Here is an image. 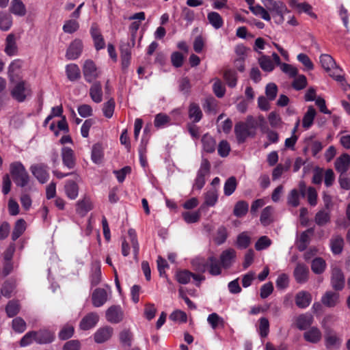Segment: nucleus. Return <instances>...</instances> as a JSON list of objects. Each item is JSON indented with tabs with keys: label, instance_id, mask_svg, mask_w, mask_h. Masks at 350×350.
<instances>
[{
	"label": "nucleus",
	"instance_id": "nucleus-23",
	"mask_svg": "<svg viewBox=\"0 0 350 350\" xmlns=\"http://www.w3.org/2000/svg\"><path fill=\"white\" fill-rule=\"evenodd\" d=\"M90 96L96 103H99L103 100L102 85L100 82L96 81L92 85L90 89Z\"/></svg>",
	"mask_w": 350,
	"mask_h": 350
},
{
	"label": "nucleus",
	"instance_id": "nucleus-26",
	"mask_svg": "<svg viewBox=\"0 0 350 350\" xmlns=\"http://www.w3.org/2000/svg\"><path fill=\"white\" fill-rule=\"evenodd\" d=\"M23 61L19 59L13 60L8 66V75L10 81H14V78L19 74L23 66Z\"/></svg>",
	"mask_w": 350,
	"mask_h": 350
},
{
	"label": "nucleus",
	"instance_id": "nucleus-31",
	"mask_svg": "<svg viewBox=\"0 0 350 350\" xmlns=\"http://www.w3.org/2000/svg\"><path fill=\"white\" fill-rule=\"evenodd\" d=\"M314 232L313 228H309L307 230L303 232L299 237L297 241V248L299 251L302 252L305 250L310 243L309 234H312Z\"/></svg>",
	"mask_w": 350,
	"mask_h": 350
},
{
	"label": "nucleus",
	"instance_id": "nucleus-38",
	"mask_svg": "<svg viewBox=\"0 0 350 350\" xmlns=\"http://www.w3.org/2000/svg\"><path fill=\"white\" fill-rule=\"evenodd\" d=\"M26 228V223L23 219H20L16 221L14 228L12 234V239L13 241L18 239L25 232Z\"/></svg>",
	"mask_w": 350,
	"mask_h": 350
},
{
	"label": "nucleus",
	"instance_id": "nucleus-37",
	"mask_svg": "<svg viewBox=\"0 0 350 350\" xmlns=\"http://www.w3.org/2000/svg\"><path fill=\"white\" fill-rule=\"evenodd\" d=\"M248 209V203L244 200H240L235 204L233 213L236 217H241L247 214Z\"/></svg>",
	"mask_w": 350,
	"mask_h": 350
},
{
	"label": "nucleus",
	"instance_id": "nucleus-14",
	"mask_svg": "<svg viewBox=\"0 0 350 350\" xmlns=\"http://www.w3.org/2000/svg\"><path fill=\"white\" fill-rule=\"evenodd\" d=\"M5 53L8 56H14L18 53V46L16 38L14 33H10L7 36L5 40Z\"/></svg>",
	"mask_w": 350,
	"mask_h": 350
},
{
	"label": "nucleus",
	"instance_id": "nucleus-54",
	"mask_svg": "<svg viewBox=\"0 0 350 350\" xmlns=\"http://www.w3.org/2000/svg\"><path fill=\"white\" fill-rule=\"evenodd\" d=\"M207 321L213 329H215L219 325L224 326V319L217 313L213 312L208 315Z\"/></svg>",
	"mask_w": 350,
	"mask_h": 350
},
{
	"label": "nucleus",
	"instance_id": "nucleus-8",
	"mask_svg": "<svg viewBox=\"0 0 350 350\" xmlns=\"http://www.w3.org/2000/svg\"><path fill=\"white\" fill-rule=\"evenodd\" d=\"M82 51V41L79 39H75L70 44L66 53V57L68 59H76L81 55Z\"/></svg>",
	"mask_w": 350,
	"mask_h": 350
},
{
	"label": "nucleus",
	"instance_id": "nucleus-47",
	"mask_svg": "<svg viewBox=\"0 0 350 350\" xmlns=\"http://www.w3.org/2000/svg\"><path fill=\"white\" fill-rule=\"evenodd\" d=\"M237 180L234 176H231L226 180L224 187V194L229 196L233 193L237 188Z\"/></svg>",
	"mask_w": 350,
	"mask_h": 350
},
{
	"label": "nucleus",
	"instance_id": "nucleus-21",
	"mask_svg": "<svg viewBox=\"0 0 350 350\" xmlns=\"http://www.w3.org/2000/svg\"><path fill=\"white\" fill-rule=\"evenodd\" d=\"M312 301V295L307 291H299L295 296L296 306L300 308H307Z\"/></svg>",
	"mask_w": 350,
	"mask_h": 350
},
{
	"label": "nucleus",
	"instance_id": "nucleus-16",
	"mask_svg": "<svg viewBox=\"0 0 350 350\" xmlns=\"http://www.w3.org/2000/svg\"><path fill=\"white\" fill-rule=\"evenodd\" d=\"M113 328L109 326L100 327L94 335L96 343H103L107 341L113 334Z\"/></svg>",
	"mask_w": 350,
	"mask_h": 350
},
{
	"label": "nucleus",
	"instance_id": "nucleus-24",
	"mask_svg": "<svg viewBox=\"0 0 350 350\" xmlns=\"http://www.w3.org/2000/svg\"><path fill=\"white\" fill-rule=\"evenodd\" d=\"M131 48L129 43L122 44L120 46V57L122 61V66L123 69H126L130 64L131 60Z\"/></svg>",
	"mask_w": 350,
	"mask_h": 350
},
{
	"label": "nucleus",
	"instance_id": "nucleus-13",
	"mask_svg": "<svg viewBox=\"0 0 350 350\" xmlns=\"http://www.w3.org/2000/svg\"><path fill=\"white\" fill-rule=\"evenodd\" d=\"M62 159L63 164L68 169H73L76 165V157L74 151L69 147L62 148Z\"/></svg>",
	"mask_w": 350,
	"mask_h": 350
},
{
	"label": "nucleus",
	"instance_id": "nucleus-33",
	"mask_svg": "<svg viewBox=\"0 0 350 350\" xmlns=\"http://www.w3.org/2000/svg\"><path fill=\"white\" fill-rule=\"evenodd\" d=\"M273 208L271 206H266L261 212L260 221L264 226H267L273 221Z\"/></svg>",
	"mask_w": 350,
	"mask_h": 350
},
{
	"label": "nucleus",
	"instance_id": "nucleus-15",
	"mask_svg": "<svg viewBox=\"0 0 350 350\" xmlns=\"http://www.w3.org/2000/svg\"><path fill=\"white\" fill-rule=\"evenodd\" d=\"M331 282L335 290H341L344 287L345 277L339 268L334 267L332 269Z\"/></svg>",
	"mask_w": 350,
	"mask_h": 350
},
{
	"label": "nucleus",
	"instance_id": "nucleus-22",
	"mask_svg": "<svg viewBox=\"0 0 350 350\" xmlns=\"http://www.w3.org/2000/svg\"><path fill=\"white\" fill-rule=\"evenodd\" d=\"M313 321L314 318L311 314H301L296 319V326L300 330H305L313 323Z\"/></svg>",
	"mask_w": 350,
	"mask_h": 350
},
{
	"label": "nucleus",
	"instance_id": "nucleus-43",
	"mask_svg": "<svg viewBox=\"0 0 350 350\" xmlns=\"http://www.w3.org/2000/svg\"><path fill=\"white\" fill-rule=\"evenodd\" d=\"M92 202L88 198H84L77 204V212L83 215L92 210Z\"/></svg>",
	"mask_w": 350,
	"mask_h": 350
},
{
	"label": "nucleus",
	"instance_id": "nucleus-12",
	"mask_svg": "<svg viewBox=\"0 0 350 350\" xmlns=\"http://www.w3.org/2000/svg\"><path fill=\"white\" fill-rule=\"evenodd\" d=\"M108 299V292L102 288H96L92 295V304L94 307L98 308L103 306Z\"/></svg>",
	"mask_w": 350,
	"mask_h": 350
},
{
	"label": "nucleus",
	"instance_id": "nucleus-56",
	"mask_svg": "<svg viewBox=\"0 0 350 350\" xmlns=\"http://www.w3.org/2000/svg\"><path fill=\"white\" fill-rule=\"evenodd\" d=\"M272 243V241L267 236L260 237L255 243V249L260 251L268 248Z\"/></svg>",
	"mask_w": 350,
	"mask_h": 350
},
{
	"label": "nucleus",
	"instance_id": "nucleus-64",
	"mask_svg": "<svg viewBox=\"0 0 350 350\" xmlns=\"http://www.w3.org/2000/svg\"><path fill=\"white\" fill-rule=\"evenodd\" d=\"M170 121V118L165 113H158L156 115L154 124L157 128H161L167 124Z\"/></svg>",
	"mask_w": 350,
	"mask_h": 350
},
{
	"label": "nucleus",
	"instance_id": "nucleus-49",
	"mask_svg": "<svg viewBox=\"0 0 350 350\" xmlns=\"http://www.w3.org/2000/svg\"><path fill=\"white\" fill-rule=\"evenodd\" d=\"M320 62L322 67L327 71L331 70L333 66H335L334 59L327 54H323L320 56Z\"/></svg>",
	"mask_w": 350,
	"mask_h": 350
},
{
	"label": "nucleus",
	"instance_id": "nucleus-51",
	"mask_svg": "<svg viewBox=\"0 0 350 350\" xmlns=\"http://www.w3.org/2000/svg\"><path fill=\"white\" fill-rule=\"evenodd\" d=\"M19 311L20 305L17 301H10L5 307V312L9 317H13L16 316L19 312Z\"/></svg>",
	"mask_w": 350,
	"mask_h": 350
},
{
	"label": "nucleus",
	"instance_id": "nucleus-63",
	"mask_svg": "<svg viewBox=\"0 0 350 350\" xmlns=\"http://www.w3.org/2000/svg\"><path fill=\"white\" fill-rule=\"evenodd\" d=\"M287 203L293 207H297L299 204V193L296 189H292L287 197Z\"/></svg>",
	"mask_w": 350,
	"mask_h": 350
},
{
	"label": "nucleus",
	"instance_id": "nucleus-39",
	"mask_svg": "<svg viewBox=\"0 0 350 350\" xmlns=\"http://www.w3.org/2000/svg\"><path fill=\"white\" fill-rule=\"evenodd\" d=\"M66 75L69 80L73 81L81 77V72L77 64H71L66 68Z\"/></svg>",
	"mask_w": 350,
	"mask_h": 350
},
{
	"label": "nucleus",
	"instance_id": "nucleus-36",
	"mask_svg": "<svg viewBox=\"0 0 350 350\" xmlns=\"http://www.w3.org/2000/svg\"><path fill=\"white\" fill-rule=\"evenodd\" d=\"M258 64L260 68L265 72H271L275 68L274 63L268 55L262 54L258 58Z\"/></svg>",
	"mask_w": 350,
	"mask_h": 350
},
{
	"label": "nucleus",
	"instance_id": "nucleus-5",
	"mask_svg": "<svg viewBox=\"0 0 350 350\" xmlns=\"http://www.w3.org/2000/svg\"><path fill=\"white\" fill-rule=\"evenodd\" d=\"M211 164L207 159H202L200 169L198 170L196 178L193 185V189L200 190L205 185V176L210 172Z\"/></svg>",
	"mask_w": 350,
	"mask_h": 350
},
{
	"label": "nucleus",
	"instance_id": "nucleus-42",
	"mask_svg": "<svg viewBox=\"0 0 350 350\" xmlns=\"http://www.w3.org/2000/svg\"><path fill=\"white\" fill-rule=\"evenodd\" d=\"M129 236L130 237L131 243L133 247V257L135 261H138V254H139V243L137 239V235L135 231L133 229H129L128 231Z\"/></svg>",
	"mask_w": 350,
	"mask_h": 350
},
{
	"label": "nucleus",
	"instance_id": "nucleus-18",
	"mask_svg": "<svg viewBox=\"0 0 350 350\" xmlns=\"http://www.w3.org/2000/svg\"><path fill=\"white\" fill-rule=\"evenodd\" d=\"M34 340L38 344L51 343L54 340L55 335L47 329H41L34 332Z\"/></svg>",
	"mask_w": 350,
	"mask_h": 350
},
{
	"label": "nucleus",
	"instance_id": "nucleus-10",
	"mask_svg": "<svg viewBox=\"0 0 350 350\" xmlns=\"http://www.w3.org/2000/svg\"><path fill=\"white\" fill-rule=\"evenodd\" d=\"M123 312L119 306L109 307L105 313L106 319L111 323H118L123 319Z\"/></svg>",
	"mask_w": 350,
	"mask_h": 350
},
{
	"label": "nucleus",
	"instance_id": "nucleus-60",
	"mask_svg": "<svg viewBox=\"0 0 350 350\" xmlns=\"http://www.w3.org/2000/svg\"><path fill=\"white\" fill-rule=\"evenodd\" d=\"M228 237L227 230L224 226L218 228L214 241L217 245H221L224 243Z\"/></svg>",
	"mask_w": 350,
	"mask_h": 350
},
{
	"label": "nucleus",
	"instance_id": "nucleus-27",
	"mask_svg": "<svg viewBox=\"0 0 350 350\" xmlns=\"http://www.w3.org/2000/svg\"><path fill=\"white\" fill-rule=\"evenodd\" d=\"M203 150L208 153H213L216 148V141L209 134H204L202 137Z\"/></svg>",
	"mask_w": 350,
	"mask_h": 350
},
{
	"label": "nucleus",
	"instance_id": "nucleus-35",
	"mask_svg": "<svg viewBox=\"0 0 350 350\" xmlns=\"http://www.w3.org/2000/svg\"><path fill=\"white\" fill-rule=\"evenodd\" d=\"M10 11L17 16H23L26 14V8L23 3L20 0H13L11 2Z\"/></svg>",
	"mask_w": 350,
	"mask_h": 350
},
{
	"label": "nucleus",
	"instance_id": "nucleus-11",
	"mask_svg": "<svg viewBox=\"0 0 350 350\" xmlns=\"http://www.w3.org/2000/svg\"><path fill=\"white\" fill-rule=\"evenodd\" d=\"M32 174L41 183H46L49 179V173L47 172V166L44 164H36L30 167Z\"/></svg>",
	"mask_w": 350,
	"mask_h": 350
},
{
	"label": "nucleus",
	"instance_id": "nucleus-55",
	"mask_svg": "<svg viewBox=\"0 0 350 350\" xmlns=\"http://www.w3.org/2000/svg\"><path fill=\"white\" fill-rule=\"evenodd\" d=\"M79 28V23L74 19L66 21L63 25V31L67 33H73Z\"/></svg>",
	"mask_w": 350,
	"mask_h": 350
},
{
	"label": "nucleus",
	"instance_id": "nucleus-52",
	"mask_svg": "<svg viewBox=\"0 0 350 350\" xmlns=\"http://www.w3.org/2000/svg\"><path fill=\"white\" fill-rule=\"evenodd\" d=\"M74 332V327L72 325L66 324L59 331L58 337L62 340H67L72 336Z\"/></svg>",
	"mask_w": 350,
	"mask_h": 350
},
{
	"label": "nucleus",
	"instance_id": "nucleus-58",
	"mask_svg": "<svg viewBox=\"0 0 350 350\" xmlns=\"http://www.w3.org/2000/svg\"><path fill=\"white\" fill-rule=\"evenodd\" d=\"M326 346L328 348H336L340 344V338L334 333H328L325 336Z\"/></svg>",
	"mask_w": 350,
	"mask_h": 350
},
{
	"label": "nucleus",
	"instance_id": "nucleus-50",
	"mask_svg": "<svg viewBox=\"0 0 350 350\" xmlns=\"http://www.w3.org/2000/svg\"><path fill=\"white\" fill-rule=\"evenodd\" d=\"M325 261L321 258H316L312 262L311 269L317 274L323 273L325 269Z\"/></svg>",
	"mask_w": 350,
	"mask_h": 350
},
{
	"label": "nucleus",
	"instance_id": "nucleus-44",
	"mask_svg": "<svg viewBox=\"0 0 350 350\" xmlns=\"http://www.w3.org/2000/svg\"><path fill=\"white\" fill-rule=\"evenodd\" d=\"M218 200V193L216 189H211L204 194V204L213 206Z\"/></svg>",
	"mask_w": 350,
	"mask_h": 350
},
{
	"label": "nucleus",
	"instance_id": "nucleus-28",
	"mask_svg": "<svg viewBox=\"0 0 350 350\" xmlns=\"http://www.w3.org/2000/svg\"><path fill=\"white\" fill-rule=\"evenodd\" d=\"M344 239L340 235H334L330 239V247L333 254H340L343 250Z\"/></svg>",
	"mask_w": 350,
	"mask_h": 350
},
{
	"label": "nucleus",
	"instance_id": "nucleus-9",
	"mask_svg": "<svg viewBox=\"0 0 350 350\" xmlns=\"http://www.w3.org/2000/svg\"><path fill=\"white\" fill-rule=\"evenodd\" d=\"M99 321V316L96 312H90L85 315L79 323V328L82 330H89L94 327Z\"/></svg>",
	"mask_w": 350,
	"mask_h": 350
},
{
	"label": "nucleus",
	"instance_id": "nucleus-53",
	"mask_svg": "<svg viewBox=\"0 0 350 350\" xmlns=\"http://www.w3.org/2000/svg\"><path fill=\"white\" fill-rule=\"evenodd\" d=\"M133 340V334L130 329H123L120 333V340L124 347H130Z\"/></svg>",
	"mask_w": 350,
	"mask_h": 350
},
{
	"label": "nucleus",
	"instance_id": "nucleus-34",
	"mask_svg": "<svg viewBox=\"0 0 350 350\" xmlns=\"http://www.w3.org/2000/svg\"><path fill=\"white\" fill-rule=\"evenodd\" d=\"M207 19L210 24L215 29H220L224 25V20L220 14L216 12H211L207 14Z\"/></svg>",
	"mask_w": 350,
	"mask_h": 350
},
{
	"label": "nucleus",
	"instance_id": "nucleus-2",
	"mask_svg": "<svg viewBox=\"0 0 350 350\" xmlns=\"http://www.w3.org/2000/svg\"><path fill=\"white\" fill-rule=\"evenodd\" d=\"M10 174L17 186L24 187L29 182V176L25 166L19 161L10 164Z\"/></svg>",
	"mask_w": 350,
	"mask_h": 350
},
{
	"label": "nucleus",
	"instance_id": "nucleus-1",
	"mask_svg": "<svg viewBox=\"0 0 350 350\" xmlns=\"http://www.w3.org/2000/svg\"><path fill=\"white\" fill-rule=\"evenodd\" d=\"M191 264L194 269L199 272L204 273L208 271L213 276L219 275L221 273L222 266L214 256H211L206 259L196 258L192 260Z\"/></svg>",
	"mask_w": 350,
	"mask_h": 350
},
{
	"label": "nucleus",
	"instance_id": "nucleus-41",
	"mask_svg": "<svg viewBox=\"0 0 350 350\" xmlns=\"http://www.w3.org/2000/svg\"><path fill=\"white\" fill-rule=\"evenodd\" d=\"M250 10L253 13V14L260 16L266 21H271V16L268 11L259 4L252 6L250 8Z\"/></svg>",
	"mask_w": 350,
	"mask_h": 350
},
{
	"label": "nucleus",
	"instance_id": "nucleus-25",
	"mask_svg": "<svg viewBox=\"0 0 350 350\" xmlns=\"http://www.w3.org/2000/svg\"><path fill=\"white\" fill-rule=\"evenodd\" d=\"M321 332L317 327H312L304 334V338L311 343H317L321 339Z\"/></svg>",
	"mask_w": 350,
	"mask_h": 350
},
{
	"label": "nucleus",
	"instance_id": "nucleus-48",
	"mask_svg": "<svg viewBox=\"0 0 350 350\" xmlns=\"http://www.w3.org/2000/svg\"><path fill=\"white\" fill-rule=\"evenodd\" d=\"M251 243V239L247 232H243L239 234L237 239V245L240 249L247 248Z\"/></svg>",
	"mask_w": 350,
	"mask_h": 350
},
{
	"label": "nucleus",
	"instance_id": "nucleus-62",
	"mask_svg": "<svg viewBox=\"0 0 350 350\" xmlns=\"http://www.w3.org/2000/svg\"><path fill=\"white\" fill-rule=\"evenodd\" d=\"M12 329L18 333H23L27 327L25 321L21 317H16L12 320Z\"/></svg>",
	"mask_w": 350,
	"mask_h": 350
},
{
	"label": "nucleus",
	"instance_id": "nucleus-46",
	"mask_svg": "<svg viewBox=\"0 0 350 350\" xmlns=\"http://www.w3.org/2000/svg\"><path fill=\"white\" fill-rule=\"evenodd\" d=\"M330 220L329 211L321 210L316 213L314 221L319 226H324Z\"/></svg>",
	"mask_w": 350,
	"mask_h": 350
},
{
	"label": "nucleus",
	"instance_id": "nucleus-7",
	"mask_svg": "<svg viewBox=\"0 0 350 350\" xmlns=\"http://www.w3.org/2000/svg\"><path fill=\"white\" fill-rule=\"evenodd\" d=\"M83 73L85 81L88 83L93 82L99 75L95 64L90 59L85 62L83 66Z\"/></svg>",
	"mask_w": 350,
	"mask_h": 350
},
{
	"label": "nucleus",
	"instance_id": "nucleus-32",
	"mask_svg": "<svg viewBox=\"0 0 350 350\" xmlns=\"http://www.w3.org/2000/svg\"><path fill=\"white\" fill-rule=\"evenodd\" d=\"M189 118L195 123L200 122L202 119V112L198 104L192 103L189 105Z\"/></svg>",
	"mask_w": 350,
	"mask_h": 350
},
{
	"label": "nucleus",
	"instance_id": "nucleus-20",
	"mask_svg": "<svg viewBox=\"0 0 350 350\" xmlns=\"http://www.w3.org/2000/svg\"><path fill=\"white\" fill-rule=\"evenodd\" d=\"M309 270L304 264H297L294 270V277L297 282L303 284L307 282L308 279Z\"/></svg>",
	"mask_w": 350,
	"mask_h": 350
},
{
	"label": "nucleus",
	"instance_id": "nucleus-19",
	"mask_svg": "<svg viewBox=\"0 0 350 350\" xmlns=\"http://www.w3.org/2000/svg\"><path fill=\"white\" fill-rule=\"evenodd\" d=\"M350 166V156L344 153L338 157L335 161V168L341 174H345Z\"/></svg>",
	"mask_w": 350,
	"mask_h": 350
},
{
	"label": "nucleus",
	"instance_id": "nucleus-61",
	"mask_svg": "<svg viewBox=\"0 0 350 350\" xmlns=\"http://www.w3.org/2000/svg\"><path fill=\"white\" fill-rule=\"evenodd\" d=\"M103 157V152L101 146L99 144H95L92 147V160L95 163H100Z\"/></svg>",
	"mask_w": 350,
	"mask_h": 350
},
{
	"label": "nucleus",
	"instance_id": "nucleus-6",
	"mask_svg": "<svg viewBox=\"0 0 350 350\" xmlns=\"http://www.w3.org/2000/svg\"><path fill=\"white\" fill-rule=\"evenodd\" d=\"M266 8L269 11L273 14V16H275L278 17V19L275 22L279 24L283 23L284 21V15L288 12L286 5L280 1L273 0L269 4H268Z\"/></svg>",
	"mask_w": 350,
	"mask_h": 350
},
{
	"label": "nucleus",
	"instance_id": "nucleus-30",
	"mask_svg": "<svg viewBox=\"0 0 350 350\" xmlns=\"http://www.w3.org/2000/svg\"><path fill=\"white\" fill-rule=\"evenodd\" d=\"M316 113V110L312 106L308 107L302 120V126L305 129H308L312 125Z\"/></svg>",
	"mask_w": 350,
	"mask_h": 350
},
{
	"label": "nucleus",
	"instance_id": "nucleus-17",
	"mask_svg": "<svg viewBox=\"0 0 350 350\" xmlns=\"http://www.w3.org/2000/svg\"><path fill=\"white\" fill-rule=\"evenodd\" d=\"M235 258L236 252L232 248L223 251L219 257L221 265L225 269L231 267Z\"/></svg>",
	"mask_w": 350,
	"mask_h": 350
},
{
	"label": "nucleus",
	"instance_id": "nucleus-29",
	"mask_svg": "<svg viewBox=\"0 0 350 350\" xmlns=\"http://www.w3.org/2000/svg\"><path fill=\"white\" fill-rule=\"evenodd\" d=\"M339 300L338 293L328 291L321 298L322 303L327 307L335 306Z\"/></svg>",
	"mask_w": 350,
	"mask_h": 350
},
{
	"label": "nucleus",
	"instance_id": "nucleus-40",
	"mask_svg": "<svg viewBox=\"0 0 350 350\" xmlns=\"http://www.w3.org/2000/svg\"><path fill=\"white\" fill-rule=\"evenodd\" d=\"M65 191L68 198L75 200L78 196L79 187L74 181L68 180L65 185Z\"/></svg>",
	"mask_w": 350,
	"mask_h": 350
},
{
	"label": "nucleus",
	"instance_id": "nucleus-3",
	"mask_svg": "<svg viewBox=\"0 0 350 350\" xmlns=\"http://www.w3.org/2000/svg\"><path fill=\"white\" fill-rule=\"evenodd\" d=\"M10 94L17 102L23 103L27 97L31 96V90L26 81H20L12 88Z\"/></svg>",
	"mask_w": 350,
	"mask_h": 350
},
{
	"label": "nucleus",
	"instance_id": "nucleus-57",
	"mask_svg": "<svg viewBox=\"0 0 350 350\" xmlns=\"http://www.w3.org/2000/svg\"><path fill=\"white\" fill-rule=\"evenodd\" d=\"M224 78L229 87L234 88L237 85V78L235 71L231 70H226L224 74Z\"/></svg>",
	"mask_w": 350,
	"mask_h": 350
},
{
	"label": "nucleus",
	"instance_id": "nucleus-45",
	"mask_svg": "<svg viewBox=\"0 0 350 350\" xmlns=\"http://www.w3.org/2000/svg\"><path fill=\"white\" fill-rule=\"evenodd\" d=\"M12 25V18L10 14L1 12H0V29L8 31Z\"/></svg>",
	"mask_w": 350,
	"mask_h": 350
},
{
	"label": "nucleus",
	"instance_id": "nucleus-4",
	"mask_svg": "<svg viewBox=\"0 0 350 350\" xmlns=\"http://www.w3.org/2000/svg\"><path fill=\"white\" fill-rule=\"evenodd\" d=\"M234 133L239 144L245 142L250 136H254L255 127L249 122H239L235 124Z\"/></svg>",
	"mask_w": 350,
	"mask_h": 350
},
{
	"label": "nucleus",
	"instance_id": "nucleus-59",
	"mask_svg": "<svg viewBox=\"0 0 350 350\" xmlns=\"http://www.w3.org/2000/svg\"><path fill=\"white\" fill-rule=\"evenodd\" d=\"M182 216L187 224H193L199 221L200 218V210L194 212H184Z\"/></svg>",
	"mask_w": 350,
	"mask_h": 350
}]
</instances>
